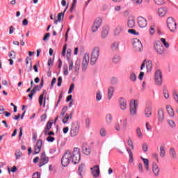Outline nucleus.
Masks as SVG:
<instances>
[{
    "instance_id": "obj_8",
    "label": "nucleus",
    "mask_w": 178,
    "mask_h": 178,
    "mask_svg": "<svg viewBox=\"0 0 178 178\" xmlns=\"http://www.w3.org/2000/svg\"><path fill=\"white\" fill-rule=\"evenodd\" d=\"M132 45L134 47V51L140 52L143 49V44L138 38H135L132 41Z\"/></svg>"
},
{
    "instance_id": "obj_43",
    "label": "nucleus",
    "mask_w": 178,
    "mask_h": 178,
    "mask_svg": "<svg viewBox=\"0 0 178 178\" xmlns=\"http://www.w3.org/2000/svg\"><path fill=\"white\" fill-rule=\"evenodd\" d=\"M128 33H129V34H133L134 35H140V33L137 32L134 29H129Z\"/></svg>"
},
{
    "instance_id": "obj_24",
    "label": "nucleus",
    "mask_w": 178,
    "mask_h": 178,
    "mask_svg": "<svg viewBox=\"0 0 178 178\" xmlns=\"http://www.w3.org/2000/svg\"><path fill=\"white\" fill-rule=\"evenodd\" d=\"M67 9V6L66 7V8L64 10L63 13H60L58 15V19L54 21V24H58V22H61L62 21V18H63V17L65 16V12H66V10Z\"/></svg>"
},
{
    "instance_id": "obj_20",
    "label": "nucleus",
    "mask_w": 178,
    "mask_h": 178,
    "mask_svg": "<svg viewBox=\"0 0 178 178\" xmlns=\"http://www.w3.org/2000/svg\"><path fill=\"white\" fill-rule=\"evenodd\" d=\"M127 26L128 27H129V29H133V27L136 26V19H134V17H129L128 20Z\"/></svg>"
},
{
    "instance_id": "obj_56",
    "label": "nucleus",
    "mask_w": 178,
    "mask_h": 178,
    "mask_svg": "<svg viewBox=\"0 0 178 178\" xmlns=\"http://www.w3.org/2000/svg\"><path fill=\"white\" fill-rule=\"evenodd\" d=\"M74 90V83H72L70 86L68 94H72L73 92V90Z\"/></svg>"
},
{
    "instance_id": "obj_59",
    "label": "nucleus",
    "mask_w": 178,
    "mask_h": 178,
    "mask_svg": "<svg viewBox=\"0 0 178 178\" xmlns=\"http://www.w3.org/2000/svg\"><path fill=\"white\" fill-rule=\"evenodd\" d=\"M49 37H51V33H47L44 34V35L43 37V41H47V40H48L49 38Z\"/></svg>"
},
{
    "instance_id": "obj_26",
    "label": "nucleus",
    "mask_w": 178,
    "mask_h": 178,
    "mask_svg": "<svg viewBox=\"0 0 178 178\" xmlns=\"http://www.w3.org/2000/svg\"><path fill=\"white\" fill-rule=\"evenodd\" d=\"M108 33H109V28L104 27L102 31V38H106V37H108Z\"/></svg>"
},
{
    "instance_id": "obj_14",
    "label": "nucleus",
    "mask_w": 178,
    "mask_h": 178,
    "mask_svg": "<svg viewBox=\"0 0 178 178\" xmlns=\"http://www.w3.org/2000/svg\"><path fill=\"white\" fill-rule=\"evenodd\" d=\"M138 26L140 29H145L147 27V19L144 17H138Z\"/></svg>"
},
{
    "instance_id": "obj_16",
    "label": "nucleus",
    "mask_w": 178,
    "mask_h": 178,
    "mask_svg": "<svg viewBox=\"0 0 178 178\" xmlns=\"http://www.w3.org/2000/svg\"><path fill=\"white\" fill-rule=\"evenodd\" d=\"M91 175L93 177H99V165H95L92 168H90Z\"/></svg>"
},
{
    "instance_id": "obj_13",
    "label": "nucleus",
    "mask_w": 178,
    "mask_h": 178,
    "mask_svg": "<svg viewBox=\"0 0 178 178\" xmlns=\"http://www.w3.org/2000/svg\"><path fill=\"white\" fill-rule=\"evenodd\" d=\"M154 79L157 86H161V84H162V72H161V70H158L155 72Z\"/></svg>"
},
{
    "instance_id": "obj_37",
    "label": "nucleus",
    "mask_w": 178,
    "mask_h": 178,
    "mask_svg": "<svg viewBox=\"0 0 178 178\" xmlns=\"http://www.w3.org/2000/svg\"><path fill=\"white\" fill-rule=\"evenodd\" d=\"M136 136L138 138H143V132H141L140 127L136 129Z\"/></svg>"
},
{
    "instance_id": "obj_18",
    "label": "nucleus",
    "mask_w": 178,
    "mask_h": 178,
    "mask_svg": "<svg viewBox=\"0 0 178 178\" xmlns=\"http://www.w3.org/2000/svg\"><path fill=\"white\" fill-rule=\"evenodd\" d=\"M123 30H124V27L123 25L122 24H118L115 30H114V35L115 37H118L119 35H120V34H122V33H123Z\"/></svg>"
},
{
    "instance_id": "obj_9",
    "label": "nucleus",
    "mask_w": 178,
    "mask_h": 178,
    "mask_svg": "<svg viewBox=\"0 0 178 178\" xmlns=\"http://www.w3.org/2000/svg\"><path fill=\"white\" fill-rule=\"evenodd\" d=\"M88 63H90V55L86 53L83 56L82 60V71L86 72L87 67H88Z\"/></svg>"
},
{
    "instance_id": "obj_52",
    "label": "nucleus",
    "mask_w": 178,
    "mask_h": 178,
    "mask_svg": "<svg viewBox=\"0 0 178 178\" xmlns=\"http://www.w3.org/2000/svg\"><path fill=\"white\" fill-rule=\"evenodd\" d=\"M163 94L165 99H168L169 98V92L167 90H163Z\"/></svg>"
},
{
    "instance_id": "obj_55",
    "label": "nucleus",
    "mask_w": 178,
    "mask_h": 178,
    "mask_svg": "<svg viewBox=\"0 0 178 178\" xmlns=\"http://www.w3.org/2000/svg\"><path fill=\"white\" fill-rule=\"evenodd\" d=\"M134 5H141L143 3V0H131Z\"/></svg>"
},
{
    "instance_id": "obj_39",
    "label": "nucleus",
    "mask_w": 178,
    "mask_h": 178,
    "mask_svg": "<svg viewBox=\"0 0 178 178\" xmlns=\"http://www.w3.org/2000/svg\"><path fill=\"white\" fill-rule=\"evenodd\" d=\"M113 63H119L120 62V56H114L113 58Z\"/></svg>"
},
{
    "instance_id": "obj_45",
    "label": "nucleus",
    "mask_w": 178,
    "mask_h": 178,
    "mask_svg": "<svg viewBox=\"0 0 178 178\" xmlns=\"http://www.w3.org/2000/svg\"><path fill=\"white\" fill-rule=\"evenodd\" d=\"M9 58H10V59H15V58H16V53L15 52V51L12 50L8 55Z\"/></svg>"
},
{
    "instance_id": "obj_19",
    "label": "nucleus",
    "mask_w": 178,
    "mask_h": 178,
    "mask_svg": "<svg viewBox=\"0 0 178 178\" xmlns=\"http://www.w3.org/2000/svg\"><path fill=\"white\" fill-rule=\"evenodd\" d=\"M120 107L122 111H126L127 108V102L123 97H120L119 99Z\"/></svg>"
},
{
    "instance_id": "obj_38",
    "label": "nucleus",
    "mask_w": 178,
    "mask_h": 178,
    "mask_svg": "<svg viewBox=\"0 0 178 178\" xmlns=\"http://www.w3.org/2000/svg\"><path fill=\"white\" fill-rule=\"evenodd\" d=\"M66 112H67V106H63V109L61 111V113L60 114V118H63V116H65V113H66Z\"/></svg>"
},
{
    "instance_id": "obj_33",
    "label": "nucleus",
    "mask_w": 178,
    "mask_h": 178,
    "mask_svg": "<svg viewBox=\"0 0 178 178\" xmlns=\"http://www.w3.org/2000/svg\"><path fill=\"white\" fill-rule=\"evenodd\" d=\"M151 107H147L145 109V114L146 118H149V116H151V115H152V113L151 112Z\"/></svg>"
},
{
    "instance_id": "obj_51",
    "label": "nucleus",
    "mask_w": 178,
    "mask_h": 178,
    "mask_svg": "<svg viewBox=\"0 0 178 178\" xmlns=\"http://www.w3.org/2000/svg\"><path fill=\"white\" fill-rule=\"evenodd\" d=\"M130 79L131 81H136V80H137V76H136V74H134V72L131 74Z\"/></svg>"
},
{
    "instance_id": "obj_60",
    "label": "nucleus",
    "mask_w": 178,
    "mask_h": 178,
    "mask_svg": "<svg viewBox=\"0 0 178 178\" xmlns=\"http://www.w3.org/2000/svg\"><path fill=\"white\" fill-rule=\"evenodd\" d=\"M128 145H129L130 147H131L132 149H134V145H133V140H131V139H128Z\"/></svg>"
},
{
    "instance_id": "obj_28",
    "label": "nucleus",
    "mask_w": 178,
    "mask_h": 178,
    "mask_svg": "<svg viewBox=\"0 0 178 178\" xmlns=\"http://www.w3.org/2000/svg\"><path fill=\"white\" fill-rule=\"evenodd\" d=\"M113 92H115V88L113 86H111L108 89V98L111 99L112 97H113Z\"/></svg>"
},
{
    "instance_id": "obj_6",
    "label": "nucleus",
    "mask_w": 178,
    "mask_h": 178,
    "mask_svg": "<svg viewBox=\"0 0 178 178\" xmlns=\"http://www.w3.org/2000/svg\"><path fill=\"white\" fill-rule=\"evenodd\" d=\"M154 48L158 55H163V54H165V48L161 42H156L154 45Z\"/></svg>"
},
{
    "instance_id": "obj_15",
    "label": "nucleus",
    "mask_w": 178,
    "mask_h": 178,
    "mask_svg": "<svg viewBox=\"0 0 178 178\" xmlns=\"http://www.w3.org/2000/svg\"><path fill=\"white\" fill-rule=\"evenodd\" d=\"M42 147V140L41 139L38 140L36 145L35 146L33 155H36L37 154H40L41 151V148Z\"/></svg>"
},
{
    "instance_id": "obj_2",
    "label": "nucleus",
    "mask_w": 178,
    "mask_h": 178,
    "mask_svg": "<svg viewBox=\"0 0 178 178\" xmlns=\"http://www.w3.org/2000/svg\"><path fill=\"white\" fill-rule=\"evenodd\" d=\"M100 51L101 50L99 49V47H95L93 49L90 56V65H95L97 60H98V58H99Z\"/></svg>"
},
{
    "instance_id": "obj_3",
    "label": "nucleus",
    "mask_w": 178,
    "mask_h": 178,
    "mask_svg": "<svg viewBox=\"0 0 178 178\" xmlns=\"http://www.w3.org/2000/svg\"><path fill=\"white\" fill-rule=\"evenodd\" d=\"M167 26L170 31L175 33L177 30V24L173 17H170L167 19Z\"/></svg>"
},
{
    "instance_id": "obj_34",
    "label": "nucleus",
    "mask_w": 178,
    "mask_h": 178,
    "mask_svg": "<svg viewBox=\"0 0 178 178\" xmlns=\"http://www.w3.org/2000/svg\"><path fill=\"white\" fill-rule=\"evenodd\" d=\"M113 116L111 114H107L106 116V123H108V124H111V123H112V119H113Z\"/></svg>"
},
{
    "instance_id": "obj_10",
    "label": "nucleus",
    "mask_w": 178,
    "mask_h": 178,
    "mask_svg": "<svg viewBox=\"0 0 178 178\" xmlns=\"http://www.w3.org/2000/svg\"><path fill=\"white\" fill-rule=\"evenodd\" d=\"M145 65H146V69H147V73H149V72L152 70V61L148 60L147 62V60L145 59L140 66V70H143V69L145 67Z\"/></svg>"
},
{
    "instance_id": "obj_42",
    "label": "nucleus",
    "mask_w": 178,
    "mask_h": 178,
    "mask_svg": "<svg viewBox=\"0 0 178 178\" xmlns=\"http://www.w3.org/2000/svg\"><path fill=\"white\" fill-rule=\"evenodd\" d=\"M172 97H173L175 101H176V102L178 104V93H177V91L174 90L172 92Z\"/></svg>"
},
{
    "instance_id": "obj_21",
    "label": "nucleus",
    "mask_w": 178,
    "mask_h": 178,
    "mask_svg": "<svg viewBox=\"0 0 178 178\" xmlns=\"http://www.w3.org/2000/svg\"><path fill=\"white\" fill-rule=\"evenodd\" d=\"M84 168H86V165L84 163H81L78 168L79 175L81 178H83V175H84Z\"/></svg>"
},
{
    "instance_id": "obj_64",
    "label": "nucleus",
    "mask_w": 178,
    "mask_h": 178,
    "mask_svg": "<svg viewBox=\"0 0 178 178\" xmlns=\"http://www.w3.org/2000/svg\"><path fill=\"white\" fill-rule=\"evenodd\" d=\"M58 87H60L62 86V76H59L58 78V83H57Z\"/></svg>"
},
{
    "instance_id": "obj_30",
    "label": "nucleus",
    "mask_w": 178,
    "mask_h": 178,
    "mask_svg": "<svg viewBox=\"0 0 178 178\" xmlns=\"http://www.w3.org/2000/svg\"><path fill=\"white\" fill-rule=\"evenodd\" d=\"M82 151L85 155H90L91 154V149L88 146H83Z\"/></svg>"
},
{
    "instance_id": "obj_36",
    "label": "nucleus",
    "mask_w": 178,
    "mask_h": 178,
    "mask_svg": "<svg viewBox=\"0 0 178 178\" xmlns=\"http://www.w3.org/2000/svg\"><path fill=\"white\" fill-rule=\"evenodd\" d=\"M167 111L170 116H175V111H173V108L170 106H167Z\"/></svg>"
},
{
    "instance_id": "obj_49",
    "label": "nucleus",
    "mask_w": 178,
    "mask_h": 178,
    "mask_svg": "<svg viewBox=\"0 0 178 178\" xmlns=\"http://www.w3.org/2000/svg\"><path fill=\"white\" fill-rule=\"evenodd\" d=\"M100 136L102 137H105V136H106V130H105V128H102L100 129Z\"/></svg>"
},
{
    "instance_id": "obj_53",
    "label": "nucleus",
    "mask_w": 178,
    "mask_h": 178,
    "mask_svg": "<svg viewBox=\"0 0 178 178\" xmlns=\"http://www.w3.org/2000/svg\"><path fill=\"white\" fill-rule=\"evenodd\" d=\"M142 148L144 152H147V151H148V145H147V143H143L142 145Z\"/></svg>"
},
{
    "instance_id": "obj_1",
    "label": "nucleus",
    "mask_w": 178,
    "mask_h": 178,
    "mask_svg": "<svg viewBox=\"0 0 178 178\" xmlns=\"http://www.w3.org/2000/svg\"><path fill=\"white\" fill-rule=\"evenodd\" d=\"M81 159V154L79 147H74L72 152L67 150L61 159V163L63 166L66 167L72 162L74 165L79 163Z\"/></svg>"
},
{
    "instance_id": "obj_27",
    "label": "nucleus",
    "mask_w": 178,
    "mask_h": 178,
    "mask_svg": "<svg viewBox=\"0 0 178 178\" xmlns=\"http://www.w3.org/2000/svg\"><path fill=\"white\" fill-rule=\"evenodd\" d=\"M170 156L172 158V159H176V158H177V154L176 153L175 147H170Z\"/></svg>"
},
{
    "instance_id": "obj_22",
    "label": "nucleus",
    "mask_w": 178,
    "mask_h": 178,
    "mask_svg": "<svg viewBox=\"0 0 178 178\" xmlns=\"http://www.w3.org/2000/svg\"><path fill=\"white\" fill-rule=\"evenodd\" d=\"M140 158L145 165V169H146L147 172H149V161L147 159H145L144 157Z\"/></svg>"
},
{
    "instance_id": "obj_29",
    "label": "nucleus",
    "mask_w": 178,
    "mask_h": 178,
    "mask_svg": "<svg viewBox=\"0 0 178 178\" xmlns=\"http://www.w3.org/2000/svg\"><path fill=\"white\" fill-rule=\"evenodd\" d=\"M158 116L159 122H163V119H165L163 110L162 108L159 109L158 111Z\"/></svg>"
},
{
    "instance_id": "obj_5",
    "label": "nucleus",
    "mask_w": 178,
    "mask_h": 178,
    "mask_svg": "<svg viewBox=\"0 0 178 178\" xmlns=\"http://www.w3.org/2000/svg\"><path fill=\"white\" fill-rule=\"evenodd\" d=\"M122 123V125L121 126L120 124ZM129 124L127 121V118H124V120H120V122H117L115 126V129L116 131H120L122 130H126V127H127V124Z\"/></svg>"
},
{
    "instance_id": "obj_31",
    "label": "nucleus",
    "mask_w": 178,
    "mask_h": 178,
    "mask_svg": "<svg viewBox=\"0 0 178 178\" xmlns=\"http://www.w3.org/2000/svg\"><path fill=\"white\" fill-rule=\"evenodd\" d=\"M120 44V42H113L111 44V49L113 51H118V49H119V44Z\"/></svg>"
},
{
    "instance_id": "obj_40",
    "label": "nucleus",
    "mask_w": 178,
    "mask_h": 178,
    "mask_svg": "<svg viewBox=\"0 0 178 178\" xmlns=\"http://www.w3.org/2000/svg\"><path fill=\"white\" fill-rule=\"evenodd\" d=\"M52 124H54V122H51V121H49L47 123V125H46V130L47 131L51 130V127H52Z\"/></svg>"
},
{
    "instance_id": "obj_23",
    "label": "nucleus",
    "mask_w": 178,
    "mask_h": 178,
    "mask_svg": "<svg viewBox=\"0 0 178 178\" xmlns=\"http://www.w3.org/2000/svg\"><path fill=\"white\" fill-rule=\"evenodd\" d=\"M73 118V113H70V114H66L64 117V118L63 119V123H67L69 122V119L70 120H72Z\"/></svg>"
},
{
    "instance_id": "obj_17",
    "label": "nucleus",
    "mask_w": 178,
    "mask_h": 178,
    "mask_svg": "<svg viewBox=\"0 0 178 178\" xmlns=\"http://www.w3.org/2000/svg\"><path fill=\"white\" fill-rule=\"evenodd\" d=\"M152 169L155 177H158V176H159V172H161V170L159 169V166H158V165H156V163L154 162L152 163Z\"/></svg>"
},
{
    "instance_id": "obj_32",
    "label": "nucleus",
    "mask_w": 178,
    "mask_h": 178,
    "mask_svg": "<svg viewBox=\"0 0 178 178\" xmlns=\"http://www.w3.org/2000/svg\"><path fill=\"white\" fill-rule=\"evenodd\" d=\"M47 93V90H43V94L40 95L39 97V105L42 106V102L44 101V95Z\"/></svg>"
},
{
    "instance_id": "obj_62",
    "label": "nucleus",
    "mask_w": 178,
    "mask_h": 178,
    "mask_svg": "<svg viewBox=\"0 0 178 178\" xmlns=\"http://www.w3.org/2000/svg\"><path fill=\"white\" fill-rule=\"evenodd\" d=\"M145 127H146L147 131H151V130H152V127L149 125V124L148 122H146Z\"/></svg>"
},
{
    "instance_id": "obj_48",
    "label": "nucleus",
    "mask_w": 178,
    "mask_h": 178,
    "mask_svg": "<svg viewBox=\"0 0 178 178\" xmlns=\"http://www.w3.org/2000/svg\"><path fill=\"white\" fill-rule=\"evenodd\" d=\"M127 152L129 154V162L133 161V152L130 149H127Z\"/></svg>"
},
{
    "instance_id": "obj_12",
    "label": "nucleus",
    "mask_w": 178,
    "mask_h": 178,
    "mask_svg": "<svg viewBox=\"0 0 178 178\" xmlns=\"http://www.w3.org/2000/svg\"><path fill=\"white\" fill-rule=\"evenodd\" d=\"M48 162H49V158L47 156L45 152H42L39 162V168L44 166V165H47Z\"/></svg>"
},
{
    "instance_id": "obj_50",
    "label": "nucleus",
    "mask_w": 178,
    "mask_h": 178,
    "mask_svg": "<svg viewBox=\"0 0 178 178\" xmlns=\"http://www.w3.org/2000/svg\"><path fill=\"white\" fill-rule=\"evenodd\" d=\"M76 3H77V0H73V3L72 5L70 8V12H73V9H74V8H76Z\"/></svg>"
},
{
    "instance_id": "obj_57",
    "label": "nucleus",
    "mask_w": 178,
    "mask_h": 178,
    "mask_svg": "<svg viewBox=\"0 0 178 178\" xmlns=\"http://www.w3.org/2000/svg\"><path fill=\"white\" fill-rule=\"evenodd\" d=\"M168 124H170V127H176V123L172 120H168Z\"/></svg>"
},
{
    "instance_id": "obj_63",
    "label": "nucleus",
    "mask_w": 178,
    "mask_h": 178,
    "mask_svg": "<svg viewBox=\"0 0 178 178\" xmlns=\"http://www.w3.org/2000/svg\"><path fill=\"white\" fill-rule=\"evenodd\" d=\"M66 48H67V44H65L63 46V51H62V53H61V55L63 56H65V55H66Z\"/></svg>"
},
{
    "instance_id": "obj_35",
    "label": "nucleus",
    "mask_w": 178,
    "mask_h": 178,
    "mask_svg": "<svg viewBox=\"0 0 178 178\" xmlns=\"http://www.w3.org/2000/svg\"><path fill=\"white\" fill-rule=\"evenodd\" d=\"M165 154H166V152H165V147L161 146L160 147V156L161 158H165Z\"/></svg>"
},
{
    "instance_id": "obj_7",
    "label": "nucleus",
    "mask_w": 178,
    "mask_h": 178,
    "mask_svg": "<svg viewBox=\"0 0 178 178\" xmlns=\"http://www.w3.org/2000/svg\"><path fill=\"white\" fill-rule=\"evenodd\" d=\"M101 26H102V18H96L92 26V32L96 33V31H98V29H99Z\"/></svg>"
},
{
    "instance_id": "obj_44",
    "label": "nucleus",
    "mask_w": 178,
    "mask_h": 178,
    "mask_svg": "<svg viewBox=\"0 0 178 178\" xmlns=\"http://www.w3.org/2000/svg\"><path fill=\"white\" fill-rule=\"evenodd\" d=\"M101 99H102V95L101 94V91H98L96 93V100L101 101Z\"/></svg>"
},
{
    "instance_id": "obj_4",
    "label": "nucleus",
    "mask_w": 178,
    "mask_h": 178,
    "mask_svg": "<svg viewBox=\"0 0 178 178\" xmlns=\"http://www.w3.org/2000/svg\"><path fill=\"white\" fill-rule=\"evenodd\" d=\"M80 130V124L79 122H72L70 128V136L71 137H76L79 134V131Z\"/></svg>"
},
{
    "instance_id": "obj_11",
    "label": "nucleus",
    "mask_w": 178,
    "mask_h": 178,
    "mask_svg": "<svg viewBox=\"0 0 178 178\" xmlns=\"http://www.w3.org/2000/svg\"><path fill=\"white\" fill-rule=\"evenodd\" d=\"M138 106V104H137V102H136V101L131 102L130 103L129 111H130L131 116H136V115H137Z\"/></svg>"
},
{
    "instance_id": "obj_47",
    "label": "nucleus",
    "mask_w": 178,
    "mask_h": 178,
    "mask_svg": "<svg viewBox=\"0 0 178 178\" xmlns=\"http://www.w3.org/2000/svg\"><path fill=\"white\" fill-rule=\"evenodd\" d=\"M22 155L23 154H22V152H20V150H16L15 152L16 159H19V158H21Z\"/></svg>"
},
{
    "instance_id": "obj_25",
    "label": "nucleus",
    "mask_w": 178,
    "mask_h": 178,
    "mask_svg": "<svg viewBox=\"0 0 178 178\" xmlns=\"http://www.w3.org/2000/svg\"><path fill=\"white\" fill-rule=\"evenodd\" d=\"M168 13V8H161L158 10V14L160 15L161 17H163L165 15Z\"/></svg>"
},
{
    "instance_id": "obj_58",
    "label": "nucleus",
    "mask_w": 178,
    "mask_h": 178,
    "mask_svg": "<svg viewBox=\"0 0 178 178\" xmlns=\"http://www.w3.org/2000/svg\"><path fill=\"white\" fill-rule=\"evenodd\" d=\"M154 3L156 5H163V3H165V1H163V0H154Z\"/></svg>"
},
{
    "instance_id": "obj_61",
    "label": "nucleus",
    "mask_w": 178,
    "mask_h": 178,
    "mask_svg": "<svg viewBox=\"0 0 178 178\" xmlns=\"http://www.w3.org/2000/svg\"><path fill=\"white\" fill-rule=\"evenodd\" d=\"M47 140L49 143H54V141H55V138L52 137V136H48L47 138Z\"/></svg>"
},
{
    "instance_id": "obj_41",
    "label": "nucleus",
    "mask_w": 178,
    "mask_h": 178,
    "mask_svg": "<svg viewBox=\"0 0 178 178\" xmlns=\"http://www.w3.org/2000/svg\"><path fill=\"white\" fill-rule=\"evenodd\" d=\"M161 41L163 44V45L165 48H169L170 44L168 42H166V40L165 38H161Z\"/></svg>"
},
{
    "instance_id": "obj_46",
    "label": "nucleus",
    "mask_w": 178,
    "mask_h": 178,
    "mask_svg": "<svg viewBox=\"0 0 178 178\" xmlns=\"http://www.w3.org/2000/svg\"><path fill=\"white\" fill-rule=\"evenodd\" d=\"M118 78H115V77H113L111 78V83L113 85V86H115V84H118Z\"/></svg>"
},
{
    "instance_id": "obj_54",
    "label": "nucleus",
    "mask_w": 178,
    "mask_h": 178,
    "mask_svg": "<svg viewBox=\"0 0 178 178\" xmlns=\"http://www.w3.org/2000/svg\"><path fill=\"white\" fill-rule=\"evenodd\" d=\"M32 178H41V174L38 172H34L32 175Z\"/></svg>"
}]
</instances>
